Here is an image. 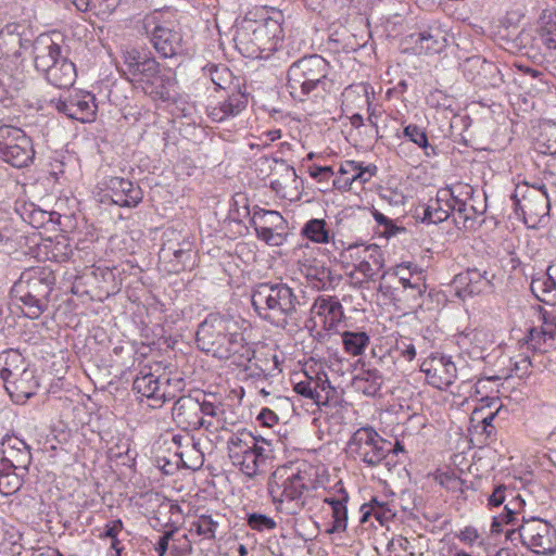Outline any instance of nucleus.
<instances>
[{
  "instance_id": "f257e3e1",
  "label": "nucleus",
  "mask_w": 556,
  "mask_h": 556,
  "mask_svg": "<svg viewBox=\"0 0 556 556\" xmlns=\"http://www.w3.org/2000/svg\"><path fill=\"white\" fill-rule=\"evenodd\" d=\"M328 467L318 459H302L278 466L268 481V493L276 508L288 514L302 509L307 501L324 491L317 516L326 534L348 529L350 493L342 480L329 485Z\"/></svg>"
},
{
  "instance_id": "f03ea898",
  "label": "nucleus",
  "mask_w": 556,
  "mask_h": 556,
  "mask_svg": "<svg viewBox=\"0 0 556 556\" xmlns=\"http://www.w3.org/2000/svg\"><path fill=\"white\" fill-rule=\"evenodd\" d=\"M504 504V511L493 517L492 533L505 532L511 540L518 532L523 546L538 555L552 556L556 553V527L539 517L522 515L521 523L518 516L525 513L526 501L515 489L504 484L496 485L488 497V506L498 507Z\"/></svg>"
},
{
  "instance_id": "7ed1b4c3",
  "label": "nucleus",
  "mask_w": 556,
  "mask_h": 556,
  "mask_svg": "<svg viewBox=\"0 0 556 556\" xmlns=\"http://www.w3.org/2000/svg\"><path fill=\"white\" fill-rule=\"evenodd\" d=\"M245 321L230 315L208 314L198 326L197 346L218 359H233L236 355L249 357V342L243 330Z\"/></svg>"
},
{
  "instance_id": "20e7f679",
  "label": "nucleus",
  "mask_w": 556,
  "mask_h": 556,
  "mask_svg": "<svg viewBox=\"0 0 556 556\" xmlns=\"http://www.w3.org/2000/svg\"><path fill=\"white\" fill-rule=\"evenodd\" d=\"M251 303L261 319L277 328L296 326L301 319L303 304L294 289L281 280L255 285Z\"/></svg>"
},
{
  "instance_id": "39448f33",
  "label": "nucleus",
  "mask_w": 556,
  "mask_h": 556,
  "mask_svg": "<svg viewBox=\"0 0 556 556\" xmlns=\"http://www.w3.org/2000/svg\"><path fill=\"white\" fill-rule=\"evenodd\" d=\"M330 64L319 54L303 56L293 62L287 73V87L293 100L318 102L329 92Z\"/></svg>"
},
{
  "instance_id": "423d86ee",
  "label": "nucleus",
  "mask_w": 556,
  "mask_h": 556,
  "mask_svg": "<svg viewBox=\"0 0 556 556\" xmlns=\"http://www.w3.org/2000/svg\"><path fill=\"white\" fill-rule=\"evenodd\" d=\"M124 74L136 88L155 100L168 101L177 84L170 70H161L160 63L136 49L124 53Z\"/></svg>"
},
{
  "instance_id": "0eeeda50",
  "label": "nucleus",
  "mask_w": 556,
  "mask_h": 556,
  "mask_svg": "<svg viewBox=\"0 0 556 556\" xmlns=\"http://www.w3.org/2000/svg\"><path fill=\"white\" fill-rule=\"evenodd\" d=\"M281 13L252 20L245 17L237 28L233 41L239 52L250 59H266L279 48L283 38Z\"/></svg>"
},
{
  "instance_id": "6e6552de",
  "label": "nucleus",
  "mask_w": 556,
  "mask_h": 556,
  "mask_svg": "<svg viewBox=\"0 0 556 556\" xmlns=\"http://www.w3.org/2000/svg\"><path fill=\"white\" fill-rule=\"evenodd\" d=\"M54 285L55 276L50 268H27L11 288V296L21 303L24 316L37 319L47 311Z\"/></svg>"
},
{
  "instance_id": "1a4fd4ad",
  "label": "nucleus",
  "mask_w": 556,
  "mask_h": 556,
  "mask_svg": "<svg viewBox=\"0 0 556 556\" xmlns=\"http://www.w3.org/2000/svg\"><path fill=\"white\" fill-rule=\"evenodd\" d=\"M34 64L46 80L56 88H70L76 80L75 64L62 53L60 45L41 35L33 42Z\"/></svg>"
},
{
  "instance_id": "9d476101",
  "label": "nucleus",
  "mask_w": 556,
  "mask_h": 556,
  "mask_svg": "<svg viewBox=\"0 0 556 556\" xmlns=\"http://www.w3.org/2000/svg\"><path fill=\"white\" fill-rule=\"evenodd\" d=\"M228 443L231 463L243 475L253 478L265 471L268 455L251 432L242 430L232 433Z\"/></svg>"
},
{
  "instance_id": "9b49d317",
  "label": "nucleus",
  "mask_w": 556,
  "mask_h": 556,
  "mask_svg": "<svg viewBox=\"0 0 556 556\" xmlns=\"http://www.w3.org/2000/svg\"><path fill=\"white\" fill-rule=\"evenodd\" d=\"M510 198L515 213L530 228H535L548 215L551 202L544 186L517 185Z\"/></svg>"
},
{
  "instance_id": "f8f14e48",
  "label": "nucleus",
  "mask_w": 556,
  "mask_h": 556,
  "mask_svg": "<svg viewBox=\"0 0 556 556\" xmlns=\"http://www.w3.org/2000/svg\"><path fill=\"white\" fill-rule=\"evenodd\" d=\"M35 156L34 144L26 132L12 125L0 126V157L16 168L28 166Z\"/></svg>"
},
{
  "instance_id": "ddd939ff",
  "label": "nucleus",
  "mask_w": 556,
  "mask_h": 556,
  "mask_svg": "<svg viewBox=\"0 0 556 556\" xmlns=\"http://www.w3.org/2000/svg\"><path fill=\"white\" fill-rule=\"evenodd\" d=\"M387 441L370 427L357 429L349 441L351 455L369 466L380 464L387 456Z\"/></svg>"
},
{
  "instance_id": "4468645a",
  "label": "nucleus",
  "mask_w": 556,
  "mask_h": 556,
  "mask_svg": "<svg viewBox=\"0 0 556 556\" xmlns=\"http://www.w3.org/2000/svg\"><path fill=\"white\" fill-rule=\"evenodd\" d=\"M102 203L110 202L122 207H135L143 198L141 188L132 181L122 177H109L104 180Z\"/></svg>"
},
{
  "instance_id": "2eb2a0df",
  "label": "nucleus",
  "mask_w": 556,
  "mask_h": 556,
  "mask_svg": "<svg viewBox=\"0 0 556 556\" xmlns=\"http://www.w3.org/2000/svg\"><path fill=\"white\" fill-rule=\"evenodd\" d=\"M50 103L58 112L81 123L92 122L97 112L96 99L88 92L51 99Z\"/></svg>"
},
{
  "instance_id": "dca6fc26",
  "label": "nucleus",
  "mask_w": 556,
  "mask_h": 556,
  "mask_svg": "<svg viewBox=\"0 0 556 556\" xmlns=\"http://www.w3.org/2000/svg\"><path fill=\"white\" fill-rule=\"evenodd\" d=\"M420 371L425 374L427 382L440 390L454 383L457 377V368L450 356L431 355L420 365Z\"/></svg>"
},
{
  "instance_id": "f3484780",
  "label": "nucleus",
  "mask_w": 556,
  "mask_h": 556,
  "mask_svg": "<svg viewBox=\"0 0 556 556\" xmlns=\"http://www.w3.org/2000/svg\"><path fill=\"white\" fill-rule=\"evenodd\" d=\"M463 73L467 80L481 88L496 87L502 81L495 64L479 55L464 61Z\"/></svg>"
},
{
  "instance_id": "a211bd4d",
  "label": "nucleus",
  "mask_w": 556,
  "mask_h": 556,
  "mask_svg": "<svg viewBox=\"0 0 556 556\" xmlns=\"http://www.w3.org/2000/svg\"><path fill=\"white\" fill-rule=\"evenodd\" d=\"M151 42L156 52L163 58H174L182 54L184 37L180 29L169 23L155 25L151 31Z\"/></svg>"
},
{
  "instance_id": "6ab92c4d",
  "label": "nucleus",
  "mask_w": 556,
  "mask_h": 556,
  "mask_svg": "<svg viewBox=\"0 0 556 556\" xmlns=\"http://www.w3.org/2000/svg\"><path fill=\"white\" fill-rule=\"evenodd\" d=\"M0 467L11 470H27L31 454L27 444L16 437H5L1 443Z\"/></svg>"
},
{
  "instance_id": "aec40b11",
  "label": "nucleus",
  "mask_w": 556,
  "mask_h": 556,
  "mask_svg": "<svg viewBox=\"0 0 556 556\" xmlns=\"http://www.w3.org/2000/svg\"><path fill=\"white\" fill-rule=\"evenodd\" d=\"M494 274L485 269L468 268L466 271L458 274L454 278V285L458 295L480 294L491 290Z\"/></svg>"
},
{
  "instance_id": "412c9836",
  "label": "nucleus",
  "mask_w": 556,
  "mask_h": 556,
  "mask_svg": "<svg viewBox=\"0 0 556 556\" xmlns=\"http://www.w3.org/2000/svg\"><path fill=\"white\" fill-rule=\"evenodd\" d=\"M227 96L215 106L208 109V117L213 122H224L239 115L248 105V93L240 87L227 90Z\"/></svg>"
},
{
  "instance_id": "4be33fe9",
  "label": "nucleus",
  "mask_w": 556,
  "mask_h": 556,
  "mask_svg": "<svg viewBox=\"0 0 556 556\" xmlns=\"http://www.w3.org/2000/svg\"><path fill=\"white\" fill-rule=\"evenodd\" d=\"M309 312L312 316L323 317L324 328L329 331L336 330L344 317L342 304L333 296H317Z\"/></svg>"
},
{
  "instance_id": "5701e85b",
  "label": "nucleus",
  "mask_w": 556,
  "mask_h": 556,
  "mask_svg": "<svg viewBox=\"0 0 556 556\" xmlns=\"http://www.w3.org/2000/svg\"><path fill=\"white\" fill-rule=\"evenodd\" d=\"M395 513L390 501L379 500L372 496L369 502L364 503L359 508V523L374 526L375 519L380 526H386L393 520Z\"/></svg>"
},
{
  "instance_id": "b1692460",
  "label": "nucleus",
  "mask_w": 556,
  "mask_h": 556,
  "mask_svg": "<svg viewBox=\"0 0 556 556\" xmlns=\"http://www.w3.org/2000/svg\"><path fill=\"white\" fill-rule=\"evenodd\" d=\"M4 388L10 397L16 403H23L34 395L39 388V382L35 376V370L27 368L4 383Z\"/></svg>"
},
{
  "instance_id": "393cba45",
  "label": "nucleus",
  "mask_w": 556,
  "mask_h": 556,
  "mask_svg": "<svg viewBox=\"0 0 556 556\" xmlns=\"http://www.w3.org/2000/svg\"><path fill=\"white\" fill-rule=\"evenodd\" d=\"M530 287L539 301L549 305L556 304V263H552L544 273L533 277Z\"/></svg>"
},
{
  "instance_id": "a878e982",
  "label": "nucleus",
  "mask_w": 556,
  "mask_h": 556,
  "mask_svg": "<svg viewBox=\"0 0 556 556\" xmlns=\"http://www.w3.org/2000/svg\"><path fill=\"white\" fill-rule=\"evenodd\" d=\"M454 208L455 206L448 199L447 192L440 189L437 198L431 199L427 205L422 206L421 220L429 224H439L450 216L454 218Z\"/></svg>"
},
{
  "instance_id": "bb28decb",
  "label": "nucleus",
  "mask_w": 556,
  "mask_h": 556,
  "mask_svg": "<svg viewBox=\"0 0 556 556\" xmlns=\"http://www.w3.org/2000/svg\"><path fill=\"white\" fill-rule=\"evenodd\" d=\"M341 172L348 174L349 177L337 181L339 190H350L353 184L363 186L368 182L376 175L377 167L372 164L363 166L356 161H346L341 164Z\"/></svg>"
},
{
  "instance_id": "cd10ccee",
  "label": "nucleus",
  "mask_w": 556,
  "mask_h": 556,
  "mask_svg": "<svg viewBox=\"0 0 556 556\" xmlns=\"http://www.w3.org/2000/svg\"><path fill=\"white\" fill-rule=\"evenodd\" d=\"M249 354L248 358H242L239 355H236L232 362L238 366L251 363L267 375L277 376L281 372V369L279 368V359L276 354L257 352L253 349L251 343H249Z\"/></svg>"
},
{
  "instance_id": "c85d7f7f",
  "label": "nucleus",
  "mask_w": 556,
  "mask_h": 556,
  "mask_svg": "<svg viewBox=\"0 0 556 556\" xmlns=\"http://www.w3.org/2000/svg\"><path fill=\"white\" fill-rule=\"evenodd\" d=\"M134 390L148 399L160 400L165 395L161 389L160 376L152 372L151 367H143L132 383Z\"/></svg>"
},
{
  "instance_id": "c756f323",
  "label": "nucleus",
  "mask_w": 556,
  "mask_h": 556,
  "mask_svg": "<svg viewBox=\"0 0 556 556\" xmlns=\"http://www.w3.org/2000/svg\"><path fill=\"white\" fill-rule=\"evenodd\" d=\"M386 260L381 248L377 244L368 245V253H364L363 261L356 265L355 271L361 273L368 281H375L384 267Z\"/></svg>"
},
{
  "instance_id": "7c9ffc66",
  "label": "nucleus",
  "mask_w": 556,
  "mask_h": 556,
  "mask_svg": "<svg viewBox=\"0 0 556 556\" xmlns=\"http://www.w3.org/2000/svg\"><path fill=\"white\" fill-rule=\"evenodd\" d=\"M299 269L314 289L324 290L328 287L330 270L316 260L299 262Z\"/></svg>"
},
{
  "instance_id": "2f4dec72",
  "label": "nucleus",
  "mask_w": 556,
  "mask_h": 556,
  "mask_svg": "<svg viewBox=\"0 0 556 556\" xmlns=\"http://www.w3.org/2000/svg\"><path fill=\"white\" fill-rule=\"evenodd\" d=\"M446 45V33L438 26H430L418 34L416 46L426 54L439 53Z\"/></svg>"
},
{
  "instance_id": "473e14b6",
  "label": "nucleus",
  "mask_w": 556,
  "mask_h": 556,
  "mask_svg": "<svg viewBox=\"0 0 556 556\" xmlns=\"http://www.w3.org/2000/svg\"><path fill=\"white\" fill-rule=\"evenodd\" d=\"M301 235L318 244L332 242L334 248L339 249L327 222L323 218H312L307 220L301 229Z\"/></svg>"
},
{
  "instance_id": "72a5a7b5",
  "label": "nucleus",
  "mask_w": 556,
  "mask_h": 556,
  "mask_svg": "<svg viewBox=\"0 0 556 556\" xmlns=\"http://www.w3.org/2000/svg\"><path fill=\"white\" fill-rule=\"evenodd\" d=\"M27 368L28 364L18 351L8 350L0 354V377L4 383Z\"/></svg>"
},
{
  "instance_id": "f704fd0d",
  "label": "nucleus",
  "mask_w": 556,
  "mask_h": 556,
  "mask_svg": "<svg viewBox=\"0 0 556 556\" xmlns=\"http://www.w3.org/2000/svg\"><path fill=\"white\" fill-rule=\"evenodd\" d=\"M486 205L480 202V207H475V201L462 202L455 205L454 223L458 229L473 228L476 218L485 212Z\"/></svg>"
},
{
  "instance_id": "c9c22d12",
  "label": "nucleus",
  "mask_w": 556,
  "mask_h": 556,
  "mask_svg": "<svg viewBox=\"0 0 556 556\" xmlns=\"http://www.w3.org/2000/svg\"><path fill=\"white\" fill-rule=\"evenodd\" d=\"M383 383V377L376 368L362 369L352 380L355 390L367 396L376 395Z\"/></svg>"
},
{
  "instance_id": "e433bc0d",
  "label": "nucleus",
  "mask_w": 556,
  "mask_h": 556,
  "mask_svg": "<svg viewBox=\"0 0 556 556\" xmlns=\"http://www.w3.org/2000/svg\"><path fill=\"white\" fill-rule=\"evenodd\" d=\"M202 71L204 76L208 77L215 85L216 89L227 91L240 87L239 81L235 84L232 73L226 65L210 63Z\"/></svg>"
},
{
  "instance_id": "4c0bfd02",
  "label": "nucleus",
  "mask_w": 556,
  "mask_h": 556,
  "mask_svg": "<svg viewBox=\"0 0 556 556\" xmlns=\"http://www.w3.org/2000/svg\"><path fill=\"white\" fill-rule=\"evenodd\" d=\"M468 427L469 440L475 445H484L495 439L496 428L492 424L493 419H469Z\"/></svg>"
},
{
  "instance_id": "58836bf2",
  "label": "nucleus",
  "mask_w": 556,
  "mask_h": 556,
  "mask_svg": "<svg viewBox=\"0 0 556 556\" xmlns=\"http://www.w3.org/2000/svg\"><path fill=\"white\" fill-rule=\"evenodd\" d=\"M43 247L47 257L56 263L67 262L73 255L70 241L64 236L56 237L54 240H48Z\"/></svg>"
},
{
  "instance_id": "ea45409f",
  "label": "nucleus",
  "mask_w": 556,
  "mask_h": 556,
  "mask_svg": "<svg viewBox=\"0 0 556 556\" xmlns=\"http://www.w3.org/2000/svg\"><path fill=\"white\" fill-rule=\"evenodd\" d=\"M397 138H406L408 141L415 143L418 148L425 151V154L430 156L434 153V147L429 143L427 131L424 127L416 124H408L404 127L402 135L396 134Z\"/></svg>"
},
{
  "instance_id": "a19ab883",
  "label": "nucleus",
  "mask_w": 556,
  "mask_h": 556,
  "mask_svg": "<svg viewBox=\"0 0 556 556\" xmlns=\"http://www.w3.org/2000/svg\"><path fill=\"white\" fill-rule=\"evenodd\" d=\"M344 351L352 356H359L369 344V336L364 331H344L342 333Z\"/></svg>"
},
{
  "instance_id": "79ce46f5",
  "label": "nucleus",
  "mask_w": 556,
  "mask_h": 556,
  "mask_svg": "<svg viewBox=\"0 0 556 556\" xmlns=\"http://www.w3.org/2000/svg\"><path fill=\"white\" fill-rule=\"evenodd\" d=\"M293 390L298 394L313 400L316 404L319 403L320 393L316 391V382L313 381V376L307 372L295 374L292 378Z\"/></svg>"
},
{
  "instance_id": "37998d69",
  "label": "nucleus",
  "mask_w": 556,
  "mask_h": 556,
  "mask_svg": "<svg viewBox=\"0 0 556 556\" xmlns=\"http://www.w3.org/2000/svg\"><path fill=\"white\" fill-rule=\"evenodd\" d=\"M219 528L218 520L211 515H201L190 526V532L195 533L202 540H214Z\"/></svg>"
},
{
  "instance_id": "c03bdc74",
  "label": "nucleus",
  "mask_w": 556,
  "mask_h": 556,
  "mask_svg": "<svg viewBox=\"0 0 556 556\" xmlns=\"http://www.w3.org/2000/svg\"><path fill=\"white\" fill-rule=\"evenodd\" d=\"M442 190L447 192V197L454 206L462 203L463 201H475L476 190L468 184L458 182L450 188H444Z\"/></svg>"
},
{
  "instance_id": "a18cd8bd",
  "label": "nucleus",
  "mask_w": 556,
  "mask_h": 556,
  "mask_svg": "<svg viewBox=\"0 0 556 556\" xmlns=\"http://www.w3.org/2000/svg\"><path fill=\"white\" fill-rule=\"evenodd\" d=\"M496 363L510 370V376L515 372L519 378L528 375L531 367V361L528 356H523L519 361H514L511 357L501 355L496 358Z\"/></svg>"
},
{
  "instance_id": "49530a36",
  "label": "nucleus",
  "mask_w": 556,
  "mask_h": 556,
  "mask_svg": "<svg viewBox=\"0 0 556 556\" xmlns=\"http://www.w3.org/2000/svg\"><path fill=\"white\" fill-rule=\"evenodd\" d=\"M544 26L541 31V40L543 45L548 48L556 50V13H549L547 16H542Z\"/></svg>"
},
{
  "instance_id": "de8ad7c7",
  "label": "nucleus",
  "mask_w": 556,
  "mask_h": 556,
  "mask_svg": "<svg viewBox=\"0 0 556 556\" xmlns=\"http://www.w3.org/2000/svg\"><path fill=\"white\" fill-rule=\"evenodd\" d=\"M281 166V178L271 180L270 188L276 193H282L283 190L288 187L289 182H295L296 181V172L293 166L287 164L285 161L280 162Z\"/></svg>"
},
{
  "instance_id": "09e8293b",
  "label": "nucleus",
  "mask_w": 556,
  "mask_h": 556,
  "mask_svg": "<svg viewBox=\"0 0 556 556\" xmlns=\"http://www.w3.org/2000/svg\"><path fill=\"white\" fill-rule=\"evenodd\" d=\"M175 535L172 538L169 553L173 556H185L191 552V542L187 534L181 533L177 528L172 529Z\"/></svg>"
},
{
  "instance_id": "8fccbe9b",
  "label": "nucleus",
  "mask_w": 556,
  "mask_h": 556,
  "mask_svg": "<svg viewBox=\"0 0 556 556\" xmlns=\"http://www.w3.org/2000/svg\"><path fill=\"white\" fill-rule=\"evenodd\" d=\"M256 220L258 222V224L269 226L273 229L282 228V225L285 223V219L279 212L264 210L254 213L252 218L253 225H256Z\"/></svg>"
},
{
  "instance_id": "3c124183",
  "label": "nucleus",
  "mask_w": 556,
  "mask_h": 556,
  "mask_svg": "<svg viewBox=\"0 0 556 556\" xmlns=\"http://www.w3.org/2000/svg\"><path fill=\"white\" fill-rule=\"evenodd\" d=\"M11 469L0 467V492L10 495L20 490L22 483L16 473H11Z\"/></svg>"
},
{
  "instance_id": "603ef678",
  "label": "nucleus",
  "mask_w": 556,
  "mask_h": 556,
  "mask_svg": "<svg viewBox=\"0 0 556 556\" xmlns=\"http://www.w3.org/2000/svg\"><path fill=\"white\" fill-rule=\"evenodd\" d=\"M248 526L255 531H270L277 527L276 521L266 515L253 513L247 517Z\"/></svg>"
},
{
  "instance_id": "864d4df0",
  "label": "nucleus",
  "mask_w": 556,
  "mask_h": 556,
  "mask_svg": "<svg viewBox=\"0 0 556 556\" xmlns=\"http://www.w3.org/2000/svg\"><path fill=\"white\" fill-rule=\"evenodd\" d=\"M503 409V405L498 397L482 399L481 405L475 407L472 414H484V417H496Z\"/></svg>"
},
{
  "instance_id": "5fc2aeb1",
  "label": "nucleus",
  "mask_w": 556,
  "mask_h": 556,
  "mask_svg": "<svg viewBox=\"0 0 556 556\" xmlns=\"http://www.w3.org/2000/svg\"><path fill=\"white\" fill-rule=\"evenodd\" d=\"M394 351L397 355L407 362H412L416 357V346L413 340L407 337H401L395 341Z\"/></svg>"
},
{
  "instance_id": "6e6d98bb",
  "label": "nucleus",
  "mask_w": 556,
  "mask_h": 556,
  "mask_svg": "<svg viewBox=\"0 0 556 556\" xmlns=\"http://www.w3.org/2000/svg\"><path fill=\"white\" fill-rule=\"evenodd\" d=\"M185 245L186 248H175L170 242H167L163 244L162 252L172 253L178 263L185 265L191 258V244L187 242Z\"/></svg>"
},
{
  "instance_id": "4d7b16f0",
  "label": "nucleus",
  "mask_w": 556,
  "mask_h": 556,
  "mask_svg": "<svg viewBox=\"0 0 556 556\" xmlns=\"http://www.w3.org/2000/svg\"><path fill=\"white\" fill-rule=\"evenodd\" d=\"M364 253H368V245L362 244H350L344 249V252L341 254L345 260H350L352 262L354 270L356 269V265L361 264L364 257Z\"/></svg>"
},
{
  "instance_id": "13d9d810",
  "label": "nucleus",
  "mask_w": 556,
  "mask_h": 556,
  "mask_svg": "<svg viewBox=\"0 0 556 556\" xmlns=\"http://www.w3.org/2000/svg\"><path fill=\"white\" fill-rule=\"evenodd\" d=\"M256 236L258 239L264 240L267 244L270 245H279L281 242V236L279 233H275L274 229L266 225H261L256 220V225H254Z\"/></svg>"
},
{
  "instance_id": "bf43d9fd",
  "label": "nucleus",
  "mask_w": 556,
  "mask_h": 556,
  "mask_svg": "<svg viewBox=\"0 0 556 556\" xmlns=\"http://www.w3.org/2000/svg\"><path fill=\"white\" fill-rule=\"evenodd\" d=\"M541 332H543L542 329L533 327L529 330V333L526 337V344L528 345V348L532 349L535 352L543 351L542 344L549 341L548 337L543 336V333Z\"/></svg>"
},
{
  "instance_id": "052dcab7",
  "label": "nucleus",
  "mask_w": 556,
  "mask_h": 556,
  "mask_svg": "<svg viewBox=\"0 0 556 556\" xmlns=\"http://www.w3.org/2000/svg\"><path fill=\"white\" fill-rule=\"evenodd\" d=\"M542 319V333L543 336H547L549 341H554L556 338V316L551 312H543L541 314Z\"/></svg>"
},
{
  "instance_id": "680f3d73",
  "label": "nucleus",
  "mask_w": 556,
  "mask_h": 556,
  "mask_svg": "<svg viewBox=\"0 0 556 556\" xmlns=\"http://www.w3.org/2000/svg\"><path fill=\"white\" fill-rule=\"evenodd\" d=\"M123 529H124L123 521L121 519H115V520H112V521H109L108 523H105L103 530L97 529V531H99L97 536L99 540H102V541L106 540V539L111 540L114 535H119L121 532L123 531Z\"/></svg>"
},
{
  "instance_id": "e2e57ef3",
  "label": "nucleus",
  "mask_w": 556,
  "mask_h": 556,
  "mask_svg": "<svg viewBox=\"0 0 556 556\" xmlns=\"http://www.w3.org/2000/svg\"><path fill=\"white\" fill-rule=\"evenodd\" d=\"M458 539L469 546H482L483 538L473 527H466L458 535Z\"/></svg>"
},
{
  "instance_id": "0e129e2a",
  "label": "nucleus",
  "mask_w": 556,
  "mask_h": 556,
  "mask_svg": "<svg viewBox=\"0 0 556 556\" xmlns=\"http://www.w3.org/2000/svg\"><path fill=\"white\" fill-rule=\"evenodd\" d=\"M242 366H244L245 379H250L253 382H255L256 387H258V383H264L269 378L275 377V375H267L266 372L261 371L257 367H255L251 363H245Z\"/></svg>"
},
{
  "instance_id": "69168bd1",
  "label": "nucleus",
  "mask_w": 556,
  "mask_h": 556,
  "mask_svg": "<svg viewBox=\"0 0 556 556\" xmlns=\"http://www.w3.org/2000/svg\"><path fill=\"white\" fill-rule=\"evenodd\" d=\"M497 369L496 370H484L482 377L478 380L477 384H481L483 381H497L507 379L510 377V370L505 368L504 366H500L495 363Z\"/></svg>"
},
{
  "instance_id": "338daca9",
  "label": "nucleus",
  "mask_w": 556,
  "mask_h": 556,
  "mask_svg": "<svg viewBox=\"0 0 556 556\" xmlns=\"http://www.w3.org/2000/svg\"><path fill=\"white\" fill-rule=\"evenodd\" d=\"M307 170L309 176L318 182H328L334 175L333 169L330 166L311 165Z\"/></svg>"
},
{
  "instance_id": "774afa93",
  "label": "nucleus",
  "mask_w": 556,
  "mask_h": 556,
  "mask_svg": "<svg viewBox=\"0 0 556 556\" xmlns=\"http://www.w3.org/2000/svg\"><path fill=\"white\" fill-rule=\"evenodd\" d=\"M435 480L446 490L455 491L460 485V480L453 472H438Z\"/></svg>"
}]
</instances>
